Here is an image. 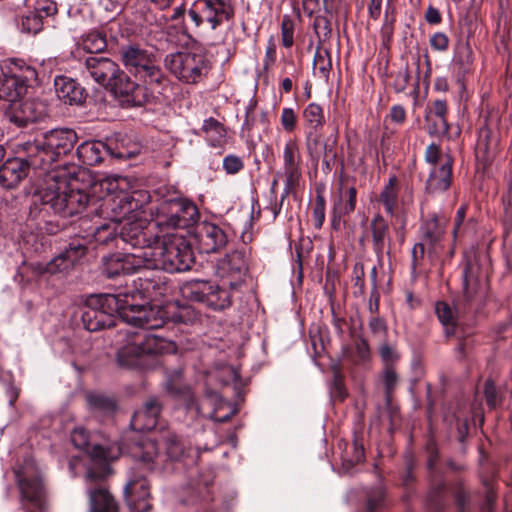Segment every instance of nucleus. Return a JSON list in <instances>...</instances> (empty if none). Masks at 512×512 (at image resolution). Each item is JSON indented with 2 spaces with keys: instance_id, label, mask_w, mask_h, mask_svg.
<instances>
[{
  "instance_id": "obj_1",
  "label": "nucleus",
  "mask_w": 512,
  "mask_h": 512,
  "mask_svg": "<svg viewBox=\"0 0 512 512\" xmlns=\"http://www.w3.org/2000/svg\"><path fill=\"white\" fill-rule=\"evenodd\" d=\"M158 314L145 305H134L122 299L121 293L99 294L87 299L81 319L85 329L91 332L123 323L143 329H157L163 326Z\"/></svg>"
},
{
  "instance_id": "obj_2",
  "label": "nucleus",
  "mask_w": 512,
  "mask_h": 512,
  "mask_svg": "<svg viewBox=\"0 0 512 512\" xmlns=\"http://www.w3.org/2000/svg\"><path fill=\"white\" fill-rule=\"evenodd\" d=\"M84 68L96 83L120 98L122 104L128 107H140L149 101L150 94L147 89L133 82L112 59L103 56H90L86 58Z\"/></svg>"
},
{
  "instance_id": "obj_3",
  "label": "nucleus",
  "mask_w": 512,
  "mask_h": 512,
  "mask_svg": "<svg viewBox=\"0 0 512 512\" xmlns=\"http://www.w3.org/2000/svg\"><path fill=\"white\" fill-rule=\"evenodd\" d=\"M78 142L77 133L67 127L48 130L33 140L21 143L33 169H47L61 157L70 154Z\"/></svg>"
},
{
  "instance_id": "obj_4",
  "label": "nucleus",
  "mask_w": 512,
  "mask_h": 512,
  "mask_svg": "<svg viewBox=\"0 0 512 512\" xmlns=\"http://www.w3.org/2000/svg\"><path fill=\"white\" fill-rule=\"evenodd\" d=\"M118 337L116 361L125 369L149 368L152 356L161 353L165 346L160 337L137 332L131 327L119 329Z\"/></svg>"
},
{
  "instance_id": "obj_5",
  "label": "nucleus",
  "mask_w": 512,
  "mask_h": 512,
  "mask_svg": "<svg viewBox=\"0 0 512 512\" xmlns=\"http://www.w3.org/2000/svg\"><path fill=\"white\" fill-rule=\"evenodd\" d=\"M93 194L105 192V195H99L98 200H102L100 205L101 213L115 223L121 224L123 221L136 218L141 203L133 195L120 189L119 180L114 177H106L95 182L91 186Z\"/></svg>"
},
{
  "instance_id": "obj_6",
  "label": "nucleus",
  "mask_w": 512,
  "mask_h": 512,
  "mask_svg": "<svg viewBox=\"0 0 512 512\" xmlns=\"http://www.w3.org/2000/svg\"><path fill=\"white\" fill-rule=\"evenodd\" d=\"M119 54L124 67L142 81L141 85L150 95L154 90L160 93L159 89L165 85L167 78L156 64V56L152 52L137 43H128L120 47Z\"/></svg>"
},
{
  "instance_id": "obj_7",
  "label": "nucleus",
  "mask_w": 512,
  "mask_h": 512,
  "mask_svg": "<svg viewBox=\"0 0 512 512\" xmlns=\"http://www.w3.org/2000/svg\"><path fill=\"white\" fill-rule=\"evenodd\" d=\"M145 269L183 272L194 262L191 247L184 240L164 241L159 237L153 247L143 251Z\"/></svg>"
},
{
  "instance_id": "obj_8",
  "label": "nucleus",
  "mask_w": 512,
  "mask_h": 512,
  "mask_svg": "<svg viewBox=\"0 0 512 512\" xmlns=\"http://www.w3.org/2000/svg\"><path fill=\"white\" fill-rule=\"evenodd\" d=\"M164 453H159L158 445L153 440L144 441L134 456L139 463L148 470L165 467L168 461H180L189 451L184 441L175 433L167 432L163 436Z\"/></svg>"
},
{
  "instance_id": "obj_9",
  "label": "nucleus",
  "mask_w": 512,
  "mask_h": 512,
  "mask_svg": "<svg viewBox=\"0 0 512 512\" xmlns=\"http://www.w3.org/2000/svg\"><path fill=\"white\" fill-rule=\"evenodd\" d=\"M164 66L177 79L195 84L208 72V60L203 53L178 51L165 56Z\"/></svg>"
},
{
  "instance_id": "obj_10",
  "label": "nucleus",
  "mask_w": 512,
  "mask_h": 512,
  "mask_svg": "<svg viewBox=\"0 0 512 512\" xmlns=\"http://www.w3.org/2000/svg\"><path fill=\"white\" fill-rule=\"evenodd\" d=\"M204 280H192L182 287V294L190 301L202 303L213 311H223L232 304L231 289Z\"/></svg>"
},
{
  "instance_id": "obj_11",
  "label": "nucleus",
  "mask_w": 512,
  "mask_h": 512,
  "mask_svg": "<svg viewBox=\"0 0 512 512\" xmlns=\"http://www.w3.org/2000/svg\"><path fill=\"white\" fill-rule=\"evenodd\" d=\"M15 477L20 490L21 509L24 512H33L30 505L41 508L45 488L39 468L31 460L25 461L24 465L15 470Z\"/></svg>"
},
{
  "instance_id": "obj_12",
  "label": "nucleus",
  "mask_w": 512,
  "mask_h": 512,
  "mask_svg": "<svg viewBox=\"0 0 512 512\" xmlns=\"http://www.w3.org/2000/svg\"><path fill=\"white\" fill-rule=\"evenodd\" d=\"M199 218L197 206L184 198H171L161 203L157 225L168 229H185L194 225Z\"/></svg>"
},
{
  "instance_id": "obj_13",
  "label": "nucleus",
  "mask_w": 512,
  "mask_h": 512,
  "mask_svg": "<svg viewBox=\"0 0 512 512\" xmlns=\"http://www.w3.org/2000/svg\"><path fill=\"white\" fill-rule=\"evenodd\" d=\"M167 290V283L164 279L157 276H143L135 280L133 288L121 294V298L127 299L134 305H145L146 307L157 311L159 313V317L164 322L162 311L159 307L152 306L150 302L158 301L166 294Z\"/></svg>"
},
{
  "instance_id": "obj_14",
  "label": "nucleus",
  "mask_w": 512,
  "mask_h": 512,
  "mask_svg": "<svg viewBox=\"0 0 512 512\" xmlns=\"http://www.w3.org/2000/svg\"><path fill=\"white\" fill-rule=\"evenodd\" d=\"M233 8L225 0H197L188 10V16L196 28L207 23L215 30L233 16Z\"/></svg>"
},
{
  "instance_id": "obj_15",
  "label": "nucleus",
  "mask_w": 512,
  "mask_h": 512,
  "mask_svg": "<svg viewBox=\"0 0 512 512\" xmlns=\"http://www.w3.org/2000/svg\"><path fill=\"white\" fill-rule=\"evenodd\" d=\"M48 114L44 102L35 99L20 100L9 104L6 110L8 120L19 128H25L43 119Z\"/></svg>"
},
{
  "instance_id": "obj_16",
  "label": "nucleus",
  "mask_w": 512,
  "mask_h": 512,
  "mask_svg": "<svg viewBox=\"0 0 512 512\" xmlns=\"http://www.w3.org/2000/svg\"><path fill=\"white\" fill-rule=\"evenodd\" d=\"M118 234L121 241L138 249L136 253L153 247L159 240V236L146 225V221L137 219V217L121 224Z\"/></svg>"
},
{
  "instance_id": "obj_17",
  "label": "nucleus",
  "mask_w": 512,
  "mask_h": 512,
  "mask_svg": "<svg viewBox=\"0 0 512 512\" xmlns=\"http://www.w3.org/2000/svg\"><path fill=\"white\" fill-rule=\"evenodd\" d=\"M145 268L143 251L140 253L116 252L102 258V273L108 278L128 275Z\"/></svg>"
},
{
  "instance_id": "obj_18",
  "label": "nucleus",
  "mask_w": 512,
  "mask_h": 512,
  "mask_svg": "<svg viewBox=\"0 0 512 512\" xmlns=\"http://www.w3.org/2000/svg\"><path fill=\"white\" fill-rule=\"evenodd\" d=\"M247 271L245 253L233 251L218 262L217 274L231 290L237 289L244 281Z\"/></svg>"
},
{
  "instance_id": "obj_19",
  "label": "nucleus",
  "mask_w": 512,
  "mask_h": 512,
  "mask_svg": "<svg viewBox=\"0 0 512 512\" xmlns=\"http://www.w3.org/2000/svg\"><path fill=\"white\" fill-rule=\"evenodd\" d=\"M18 157L8 159L0 167V185L6 189L16 187L26 177L29 168H33L28 153L22 150L21 143L17 144Z\"/></svg>"
},
{
  "instance_id": "obj_20",
  "label": "nucleus",
  "mask_w": 512,
  "mask_h": 512,
  "mask_svg": "<svg viewBox=\"0 0 512 512\" xmlns=\"http://www.w3.org/2000/svg\"><path fill=\"white\" fill-rule=\"evenodd\" d=\"M301 154L296 140H288L283 149V173L285 176V187L282 194V201L285 200L290 191L298 185L301 178Z\"/></svg>"
},
{
  "instance_id": "obj_21",
  "label": "nucleus",
  "mask_w": 512,
  "mask_h": 512,
  "mask_svg": "<svg viewBox=\"0 0 512 512\" xmlns=\"http://www.w3.org/2000/svg\"><path fill=\"white\" fill-rule=\"evenodd\" d=\"M89 437V432L83 427L75 428L71 434V440L76 448L87 450L92 459L105 461L104 464L107 466L106 461L109 459V451L100 445H95L92 448H89ZM107 469L108 467H101L100 472L90 469L86 474V481L93 482L102 479L105 476Z\"/></svg>"
},
{
  "instance_id": "obj_22",
  "label": "nucleus",
  "mask_w": 512,
  "mask_h": 512,
  "mask_svg": "<svg viewBox=\"0 0 512 512\" xmlns=\"http://www.w3.org/2000/svg\"><path fill=\"white\" fill-rule=\"evenodd\" d=\"M125 501L131 512H147L151 505L148 502L150 487L144 477L129 480L124 489Z\"/></svg>"
},
{
  "instance_id": "obj_23",
  "label": "nucleus",
  "mask_w": 512,
  "mask_h": 512,
  "mask_svg": "<svg viewBox=\"0 0 512 512\" xmlns=\"http://www.w3.org/2000/svg\"><path fill=\"white\" fill-rule=\"evenodd\" d=\"M36 77V71L27 67L25 76L0 75V100L12 103L26 93L27 81Z\"/></svg>"
},
{
  "instance_id": "obj_24",
  "label": "nucleus",
  "mask_w": 512,
  "mask_h": 512,
  "mask_svg": "<svg viewBox=\"0 0 512 512\" xmlns=\"http://www.w3.org/2000/svg\"><path fill=\"white\" fill-rule=\"evenodd\" d=\"M162 404L157 397H151L143 406L135 411L131 419V427L135 431L145 432L154 429L157 425Z\"/></svg>"
},
{
  "instance_id": "obj_25",
  "label": "nucleus",
  "mask_w": 512,
  "mask_h": 512,
  "mask_svg": "<svg viewBox=\"0 0 512 512\" xmlns=\"http://www.w3.org/2000/svg\"><path fill=\"white\" fill-rule=\"evenodd\" d=\"M39 197L44 206H48L55 213L60 214L63 217H68V200L65 179H61L48 185L39 193Z\"/></svg>"
},
{
  "instance_id": "obj_26",
  "label": "nucleus",
  "mask_w": 512,
  "mask_h": 512,
  "mask_svg": "<svg viewBox=\"0 0 512 512\" xmlns=\"http://www.w3.org/2000/svg\"><path fill=\"white\" fill-rule=\"evenodd\" d=\"M57 97L69 105H81L85 102L87 92L76 80L60 75L54 80Z\"/></svg>"
},
{
  "instance_id": "obj_27",
  "label": "nucleus",
  "mask_w": 512,
  "mask_h": 512,
  "mask_svg": "<svg viewBox=\"0 0 512 512\" xmlns=\"http://www.w3.org/2000/svg\"><path fill=\"white\" fill-rule=\"evenodd\" d=\"M453 159L449 155H445L439 166H434L426 181V190L428 193L435 194L446 191L452 180Z\"/></svg>"
},
{
  "instance_id": "obj_28",
  "label": "nucleus",
  "mask_w": 512,
  "mask_h": 512,
  "mask_svg": "<svg viewBox=\"0 0 512 512\" xmlns=\"http://www.w3.org/2000/svg\"><path fill=\"white\" fill-rule=\"evenodd\" d=\"M201 249L213 253L225 247L228 242L226 232L214 223H203L199 231Z\"/></svg>"
},
{
  "instance_id": "obj_29",
  "label": "nucleus",
  "mask_w": 512,
  "mask_h": 512,
  "mask_svg": "<svg viewBox=\"0 0 512 512\" xmlns=\"http://www.w3.org/2000/svg\"><path fill=\"white\" fill-rule=\"evenodd\" d=\"M86 250L82 244H70L65 251L47 264V271L49 273L68 271L86 254Z\"/></svg>"
},
{
  "instance_id": "obj_30",
  "label": "nucleus",
  "mask_w": 512,
  "mask_h": 512,
  "mask_svg": "<svg viewBox=\"0 0 512 512\" xmlns=\"http://www.w3.org/2000/svg\"><path fill=\"white\" fill-rule=\"evenodd\" d=\"M68 217L82 212L88 205H95L97 197L66 181Z\"/></svg>"
},
{
  "instance_id": "obj_31",
  "label": "nucleus",
  "mask_w": 512,
  "mask_h": 512,
  "mask_svg": "<svg viewBox=\"0 0 512 512\" xmlns=\"http://www.w3.org/2000/svg\"><path fill=\"white\" fill-rule=\"evenodd\" d=\"M89 512H119L112 494L103 486L88 489Z\"/></svg>"
},
{
  "instance_id": "obj_32",
  "label": "nucleus",
  "mask_w": 512,
  "mask_h": 512,
  "mask_svg": "<svg viewBox=\"0 0 512 512\" xmlns=\"http://www.w3.org/2000/svg\"><path fill=\"white\" fill-rule=\"evenodd\" d=\"M473 50L468 41H459L455 48L453 66L457 71L458 80H463L465 75L472 70Z\"/></svg>"
},
{
  "instance_id": "obj_33",
  "label": "nucleus",
  "mask_w": 512,
  "mask_h": 512,
  "mask_svg": "<svg viewBox=\"0 0 512 512\" xmlns=\"http://www.w3.org/2000/svg\"><path fill=\"white\" fill-rule=\"evenodd\" d=\"M107 149L102 141H86L77 147L76 154L83 164L94 166L102 162L103 153Z\"/></svg>"
},
{
  "instance_id": "obj_34",
  "label": "nucleus",
  "mask_w": 512,
  "mask_h": 512,
  "mask_svg": "<svg viewBox=\"0 0 512 512\" xmlns=\"http://www.w3.org/2000/svg\"><path fill=\"white\" fill-rule=\"evenodd\" d=\"M373 250L378 257L384 253L386 241L390 240L389 225L382 215L376 214L370 222Z\"/></svg>"
},
{
  "instance_id": "obj_35",
  "label": "nucleus",
  "mask_w": 512,
  "mask_h": 512,
  "mask_svg": "<svg viewBox=\"0 0 512 512\" xmlns=\"http://www.w3.org/2000/svg\"><path fill=\"white\" fill-rule=\"evenodd\" d=\"M445 225V217H440L437 214L430 215L421 227L423 240L430 245H435L442 239L445 233Z\"/></svg>"
},
{
  "instance_id": "obj_36",
  "label": "nucleus",
  "mask_w": 512,
  "mask_h": 512,
  "mask_svg": "<svg viewBox=\"0 0 512 512\" xmlns=\"http://www.w3.org/2000/svg\"><path fill=\"white\" fill-rule=\"evenodd\" d=\"M479 265L475 260L467 259L463 272V292L467 300H471L477 293L479 287Z\"/></svg>"
},
{
  "instance_id": "obj_37",
  "label": "nucleus",
  "mask_w": 512,
  "mask_h": 512,
  "mask_svg": "<svg viewBox=\"0 0 512 512\" xmlns=\"http://www.w3.org/2000/svg\"><path fill=\"white\" fill-rule=\"evenodd\" d=\"M397 178L390 177L388 183L380 193L379 201L383 204L385 211L389 215H394L398 202Z\"/></svg>"
},
{
  "instance_id": "obj_38",
  "label": "nucleus",
  "mask_w": 512,
  "mask_h": 512,
  "mask_svg": "<svg viewBox=\"0 0 512 512\" xmlns=\"http://www.w3.org/2000/svg\"><path fill=\"white\" fill-rule=\"evenodd\" d=\"M435 311L439 321L445 327L446 335H454L456 325V312L451 308V306L448 303L443 301L436 303Z\"/></svg>"
},
{
  "instance_id": "obj_39",
  "label": "nucleus",
  "mask_w": 512,
  "mask_h": 512,
  "mask_svg": "<svg viewBox=\"0 0 512 512\" xmlns=\"http://www.w3.org/2000/svg\"><path fill=\"white\" fill-rule=\"evenodd\" d=\"M314 74L327 81L329 78L330 71L332 69V61L330 52L327 49L316 50L313 62Z\"/></svg>"
},
{
  "instance_id": "obj_40",
  "label": "nucleus",
  "mask_w": 512,
  "mask_h": 512,
  "mask_svg": "<svg viewBox=\"0 0 512 512\" xmlns=\"http://www.w3.org/2000/svg\"><path fill=\"white\" fill-rule=\"evenodd\" d=\"M357 191L354 187H349L340 195L338 202L334 204L335 214L339 216H347L356 208Z\"/></svg>"
},
{
  "instance_id": "obj_41",
  "label": "nucleus",
  "mask_w": 512,
  "mask_h": 512,
  "mask_svg": "<svg viewBox=\"0 0 512 512\" xmlns=\"http://www.w3.org/2000/svg\"><path fill=\"white\" fill-rule=\"evenodd\" d=\"M90 409L103 415H110L116 409L115 401L102 394L91 393L87 396Z\"/></svg>"
},
{
  "instance_id": "obj_42",
  "label": "nucleus",
  "mask_w": 512,
  "mask_h": 512,
  "mask_svg": "<svg viewBox=\"0 0 512 512\" xmlns=\"http://www.w3.org/2000/svg\"><path fill=\"white\" fill-rule=\"evenodd\" d=\"M303 119L310 130L322 128L325 123L322 107L317 103L308 104L303 111Z\"/></svg>"
},
{
  "instance_id": "obj_43",
  "label": "nucleus",
  "mask_w": 512,
  "mask_h": 512,
  "mask_svg": "<svg viewBox=\"0 0 512 512\" xmlns=\"http://www.w3.org/2000/svg\"><path fill=\"white\" fill-rule=\"evenodd\" d=\"M336 139L327 138L319 150V160L322 159L323 170L328 173L335 164L337 158Z\"/></svg>"
},
{
  "instance_id": "obj_44",
  "label": "nucleus",
  "mask_w": 512,
  "mask_h": 512,
  "mask_svg": "<svg viewBox=\"0 0 512 512\" xmlns=\"http://www.w3.org/2000/svg\"><path fill=\"white\" fill-rule=\"evenodd\" d=\"M81 47L92 54L103 52L107 47L105 36L99 31H92L82 37Z\"/></svg>"
},
{
  "instance_id": "obj_45",
  "label": "nucleus",
  "mask_w": 512,
  "mask_h": 512,
  "mask_svg": "<svg viewBox=\"0 0 512 512\" xmlns=\"http://www.w3.org/2000/svg\"><path fill=\"white\" fill-rule=\"evenodd\" d=\"M385 493L382 487L378 486L367 492L366 502L359 512H379L384 507Z\"/></svg>"
},
{
  "instance_id": "obj_46",
  "label": "nucleus",
  "mask_w": 512,
  "mask_h": 512,
  "mask_svg": "<svg viewBox=\"0 0 512 512\" xmlns=\"http://www.w3.org/2000/svg\"><path fill=\"white\" fill-rule=\"evenodd\" d=\"M425 127L429 135L442 136L448 133L449 125L447 118L435 117L425 114Z\"/></svg>"
},
{
  "instance_id": "obj_47",
  "label": "nucleus",
  "mask_w": 512,
  "mask_h": 512,
  "mask_svg": "<svg viewBox=\"0 0 512 512\" xmlns=\"http://www.w3.org/2000/svg\"><path fill=\"white\" fill-rule=\"evenodd\" d=\"M323 140H321L320 136L317 133V130H309L306 133L305 144L309 157L312 162L317 165L319 162V150L321 145L323 144Z\"/></svg>"
},
{
  "instance_id": "obj_48",
  "label": "nucleus",
  "mask_w": 512,
  "mask_h": 512,
  "mask_svg": "<svg viewBox=\"0 0 512 512\" xmlns=\"http://www.w3.org/2000/svg\"><path fill=\"white\" fill-rule=\"evenodd\" d=\"M44 20L34 11H29L22 17L21 25L23 31L36 34L43 28Z\"/></svg>"
},
{
  "instance_id": "obj_49",
  "label": "nucleus",
  "mask_w": 512,
  "mask_h": 512,
  "mask_svg": "<svg viewBox=\"0 0 512 512\" xmlns=\"http://www.w3.org/2000/svg\"><path fill=\"white\" fill-rule=\"evenodd\" d=\"M325 208H326V201L321 192H317L315 203L313 207V223L314 227L316 229H320L324 223L325 220Z\"/></svg>"
},
{
  "instance_id": "obj_50",
  "label": "nucleus",
  "mask_w": 512,
  "mask_h": 512,
  "mask_svg": "<svg viewBox=\"0 0 512 512\" xmlns=\"http://www.w3.org/2000/svg\"><path fill=\"white\" fill-rule=\"evenodd\" d=\"M365 453L364 447L362 443H360L357 439L354 440L352 444V452L346 451L343 456L344 464H348L349 466H354L361 463L364 460Z\"/></svg>"
},
{
  "instance_id": "obj_51",
  "label": "nucleus",
  "mask_w": 512,
  "mask_h": 512,
  "mask_svg": "<svg viewBox=\"0 0 512 512\" xmlns=\"http://www.w3.org/2000/svg\"><path fill=\"white\" fill-rule=\"evenodd\" d=\"M222 166L226 174L235 175L244 169V161L235 154H228L223 158Z\"/></svg>"
},
{
  "instance_id": "obj_52",
  "label": "nucleus",
  "mask_w": 512,
  "mask_h": 512,
  "mask_svg": "<svg viewBox=\"0 0 512 512\" xmlns=\"http://www.w3.org/2000/svg\"><path fill=\"white\" fill-rule=\"evenodd\" d=\"M202 130L211 138H223L226 134L224 126L216 119L210 117L204 120Z\"/></svg>"
},
{
  "instance_id": "obj_53",
  "label": "nucleus",
  "mask_w": 512,
  "mask_h": 512,
  "mask_svg": "<svg viewBox=\"0 0 512 512\" xmlns=\"http://www.w3.org/2000/svg\"><path fill=\"white\" fill-rule=\"evenodd\" d=\"M255 107L254 102H250L245 110V119L241 127V136L249 137L250 133L255 125Z\"/></svg>"
},
{
  "instance_id": "obj_54",
  "label": "nucleus",
  "mask_w": 512,
  "mask_h": 512,
  "mask_svg": "<svg viewBox=\"0 0 512 512\" xmlns=\"http://www.w3.org/2000/svg\"><path fill=\"white\" fill-rule=\"evenodd\" d=\"M484 395L490 408H496L501 404V396L498 395L495 384L490 379L485 382Z\"/></svg>"
},
{
  "instance_id": "obj_55",
  "label": "nucleus",
  "mask_w": 512,
  "mask_h": 512,
  "mask_svg": "<svg viewBox=\"0 0 512 512\" xmlns=\"http://www.w3.org/2000/svg\"><path fill=\"white\" fill-rule=\"evenodd\" d=\"M185 14H186L185 3L181 2L179 5H177L173 9V13L169 17L161 16L159 19L155 20V23L157 25H162L167 22H176V23L184 24Z\"/></svg>"
},
{
  "instance_id": "obj_56",
  "label": "nucleus",
  "mask_w": 512,
  "mask_h": 512,
  "mask_svg": "<svg viewBox=\"0 0 512 512\" xmlns=\"http://www.w3.org/2000/svg\"><path fill=\"white\" fill-rule=\"evenodd\" d=\"M280 122L286 132L294 131L297 124V115L292 108L285 107L282 109Z\"/></svg>"
},
{
  "instance_id": "obj_57",
  "label": "nucleus",
  "mask_w": 512,
  "mask_h": 512,
  "mask_svg": "<svg viewBox=\"0 0 512 512\" xmlns=\"http://www.w3.org/2000/svg\"><path fill=\"white\" fill-rule=\"evenodd\" d=\"M383 381H384V385L386 388L387 398L389 399L391 396V393L393 392V390L396 387L397 382H398L397 373H396L395 369L393 368V366L390 364H387L385 366Z\"/></svg>"
},
{
  "instance_id": "obj_58",
  "label": "nucleus",
  "mask_w": 512,
  "mask_h": 512,
  "mask_svg": "<svg viewBox=\"0 0 512 512\" xmlns=\"http://www.w3.org/2000/svg\"><path fill=\"white\" fill-rule=\"evenodd\" d=\"M33 11L44 20L49 16L56 14L57 7L51 0H38Z\"/></svg>"
},
{
  "instance_id": "obj_59",
  "label": "nucleus",
  "mask_w": 512,
  "mask_h": 512,
  "mask_svg": "<svg viewBox=\"0 0 512 512\" xmlns=\"http://www.w3.org/2000/svg\"><path fill=\"white\" fill-rule=\"evenodd\" d=\"M293 34H294V24L292 20L288 17H285L281 23V35H282V44L286 48H290L293 45Z\"/></svg>"
},
{
  "instance_id": "obj_60",
  "label": "nucleus",
  "mask_w": 512,
  "mask_h": 512,
  "mask_svg": "<svg viewBox=\"0 0 512 512\" xmlns=\"http://www.w3.org/2000/svg\"><path fill=\"white\" fill-rule=\"evenodd\" d=\"M368 326L373 336L379 339H383L386 337L387 325L384 319L378 316H373L370 318Z\"/></svg>"
},
{
  "instance_id": "obj_61",
  "label": "nucleus",
  "mask_w": 512,
  "mask_h": 512,
  "mask_svg": "<svg viewBox=\"0 0 512 512\" xmlns=\"http://www.w3.org/2000/svg\"><path fill=\"white\" fill-rule=\"evenodd\" d=\"M425 161L429 164H432L434 166H438V162H442V160H445V156L442 155L440 147L435 144L431 143L427 146L424 154Z\"/></svg>"
},
{
  "instance_id": "obj_62",
  "label": "nucleus",
  "mask_w": 512,
  "mask_h": 512,
  "mask_svg": "<svg viewBox=\"0 0 512 512\" xmlns=\"http://www.w3.org/2000/svg\"><path fill=\"white\" fill-rule=\"evenodd\" d=\"M409 80L410 72L408 66L406 65L404 68L400 69L395 76L393 84L395 91L397 93L403 92L406 89Z\"/></svg>"
},
{
  "instance_id": "obj_63",
  "label": "nucleus",
  "mask_w": 512,
  "mask_h": 512,
  "mask_svg": "<svg viewBox=\"0 0 512 512\" xmlns=\"http://www.w3.org/2000/svg\"><path fill=\"white\" fill-rule=\"evenodd\" d=\"M430 46L436 51H446L449 46V37L443 32L434 33L430 37Z\"/></svg>"
},
{
  "instance_id": "obj_64",
  "label": "nucleus",
  "mask_w": 512,
  "mask_h": 512,
  "mask_svg": "<svg viewBox=\"0 0 512 512\" xmlns=\"http://www.w3.org/2000/svg\"><path fill=\"white\" fill-rule=\"evenodd\" d=\"M379 353L385 362V366L387 364L392 365V363L399 358L397 352L387 342H384L380 345Z\"/></svg>"
}]
</instances>
